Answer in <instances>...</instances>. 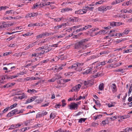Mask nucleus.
<instances>
[{"label": "nucleus", "instance_id": "nucleus-1", "mask_svg": "<svg viewBox=\"0 0 132 132\" xmlns=\"http://www.w3.org/2000/svg\"><path fill=\"white\" fill-rule=\"evenodd\" d=\"M88 40V39H84L77 42L75 44V48L77 49L79 48H81L82 49L84 43L87 41Z\"/></svg>", "mask_w": 132, "mask_h": 132}, {"label": "nucleus", "instance_id": "nucleus-2", "mask_svg": "<svg viewBox=\"0 0 132 132\" xmlns=\"http://www.w3.org/2000/svg\"><path fill=\"white\" fill-rule=\"evenodd\" d=\"M70 109L71 110L77 109L78 107V104L75 103H72L69 105Z\"/></svg>", "mask_w": 132, "mask_h": 132}, {"label": "nucleus", "instance_id": "nucleus-3", "mask_svg": "<svg viewBox=\"0 0 132 132\" xmlns=\"http://www.w3.org/2000/svg\"><path fill=\"white\" fill-rule=\"evenodd\" d=\"M36 98V96H34L31 97L30 98L28 99L27 100L25 104H27L34 101Z\"/></svg>", "mask_w": 132, "mask_h": 132}, {"label": "nucleus", "instance_id": "nucleus-4", "mask_svg": "<svg viewBox=\"0 0 132 132\" xmlns=\"http://www.w3.org/2000/svg\"><path fill=\"white\" fill-rule=\"evenodd\" d=\"M111 89L113 93L116 92L117 91V87L115 84H113L111 86Z\"/></svg>", "mask_w": 132, "mask_h": 132}, {"label": "nucleus", "instance_id": "nucleus-5", "mask_svg": "<svg viewBox=\"0 0 132 132\" xmlns=\"http://www.w3.org/2000/svg\"><path fill=\"white\" fill-rule=\"evenodd\" d=\"M72 9L69 8H65L64 9H63L61 10V11L62 13H64L66 12H68L70 11H71Z\"/></svg>", "mask_w": 132, "mask_h": 132}, {"label": "nucleus", "instance_id": "nucleus-6", "mask_svg": "<svg viewBox=\"0 0 132 132\" xmlns=\"http://www.w3.org/2000/svg\"><path fill=\"white\" fill-rule=\"evenodd\" d=\"M94 8V7H90L88 6H85L83 7V9H85V10L86 11L89 10H92Z\"/></svg>", "mask_w": 132, "mask_h": 132}, {"label": "nucleus", "instance_id": "nucleus-7", "mask_svg": "<svg viewBox=\"0 0 132 132\" xmlns=\"http://www.w3.org/2000/svg\"><path fill=\"white\" fill-rule=\"evenodd\" d=\"M105 8V6H101L98 8V10L100 11H106Z\"/></svg>", "mask_w": 132, "mask_h": 132}, {"label": "nucleus", "instance_id": "nucleus-8", "mask_svg": "<svg viewBox=\"0 0 132 132\" xmlns=\"http://www.w3.org/2000/svg\"><path fill=\"white\" fill-rule=\"evenodd\" d=\"M79 14H83L84 13H85L86 12V11L85 10L83 9L82 10H79Z\"/></svg>", "mask_w": 132, "mask_h": 132}, {"label": "nucleus", "instance_id": "nucleus-9", "mask_svg": "<svg viewBox=\"0 0 132 132\" xmlns=\"http://www.w3.org/2000/svg\"><path fill=\"white\" fill-rule=\"evenodd\" d=\"M104 88V84L103 83H102L100 84L99 86V89L102 90Z\"/></svg>", "mask_w": 132, "mask_h": 132}, {"label": "nucleus", "instance_id": "nucleus-10", "mask_svg": "<svg viewBox=\"0 0 132 132\" xmlns=\"http://www.w3.org/2000/svg\"><path fill=\"white\" fill-rule=\"evenodd\" d=\"M27 92L28 93H29L30 94H32V93H34V92H35V93H36L37 92V91L35 89H28Z\"/></svg>", "mask_w": 132, "mask_h": 132}, {"label": "nucleus", "instance_id": "nucleus-11", "mask_svg": "<svg viewBox=\"0 0 132 132\" xmlns=\"http://www.w3.org/2000/svg\"><path fill=\"white\" fill-rule=\"evenodd\" d=\"M33 34V33L31 32H28L27 33L22 35V36H31V35H32Z\"/></svg>", "mask_w": 132, "mask_h": 132}, {"label": "nucleus", "instance_id": "nucleus-12", "mask_svg": "<svg viewBox=\"0 0 132 132\" xmlns=\"http://www.w3.org/2000/svg\"><path fill=\"white\" fill-rule=\"evenodd\" d=\"M13 113V111H12L7 115V117H10L13 116L14 114Z\"/></svg>", "mask_w": 132, "mask_h": 132}, {"label": "nucleus", "instance_id": "nucleus-13", "mask_svg": "<svg viewBox=\"0 0 132 132\" xmlns=\"http://www.w3.org/2000/svg\"><path fill=\"white\" fill-rule=\"evenodd\" d=\"M36 42H35L33 43L30 44L27 47V48L28 49L30 48H31L35 44V43Z\"/></svg>", "mask_w": 132, "mask_h": 132}, {"label": "nucleus", "instance_id": "nucleus-14", "mask_svg": "<svg viewBox=\"0 0 132 132\" xmlns=\"http://www.w3.org/2000/svg\"><path fill=\"white\" fill-rule=\"evenodd\" d=\"M22 94V96H19L18 98L20 99L21 100H22L25 97H27V96L25 95L24 93H23Z\"/></svg>", "mask_w": 132, "mask_h": 132}, {"label": "nucleus", "instance_id": "nucleus-15", "mask_svg": "<svg viewBox=\"0 0 132 132\" xmlns=\"http://www.w3.org/2000/svg\"><path fill=\"white\" fill-rule=\"evenodd\" d=\"M54 77H55L56 80H57L62 78V77L60 75L57 74H56L55 75V76Z\"/></svg>", "mask_w": 132, "mask_h": 132}, {"label": "nucleus", "instance_id": "nucleus-16", "mask_svg": "<svg viewBox=\"0 0 132 132\" xmlns=\"http://www.w3.org/2000/svg\"><path fill=\"white\" fill-rule=\"evenodd\" d=\"M69 69H75V70L77 69V68L76 67V65L75 64H74L73 65L70 66L68 68Z\"/></svg>", "mask_w": 132, "mask_h": 132}, {"label": "nucleus", "instance_id": "nucleus-17", "mask_svg": "<svg viewBox=\"0 0 132 132\" xmlns=\"http://www.w3.org/2000/svg\"><path fill=\"white\" fill-rule=\"evenodd\" d=\"M120 118L121 119H125L127 118H128L130 117V116L128 115H124L123 116H121L120 117Z\"/></svg>", "mask_w": 132, "mask_h": 132}, {"label": "nucleus", "instance_id": "nucleus-18", "mask_svg": "<svg viewBox=\"0 0 132 132\" xmlns=\"http://www.w3.org/2000/svg\"><path fill=\"white\" fill-rule=\"evenodd\" d=\"M132 91V84H131L130 87L128 92V95L129 96L131 93Z\"/></svg>", "mask_w": 132, "mask_h": 132}, {"label": "nucleus", "instance_id": "nucleus-19", "mask_svg": "<svg viewBox=\"0 0 132 132\" xmlns=\"http://www.w3.org/2000/svg\"><path fill=\"white\" fill-rule=\"evenodd\" d=\"M75 64L76 65V67L77 68L78 67H80L81 66H82L84 64V63H76Z\"/></svg>", "mask_w": 132, "mask_h": 132}, {"label": "nucleus", "instance_id": "nucleus-20", "mask_svg": "<svg viewBox=\"0 0 132 132\" xmlns=\"http://www.w3.org/2000/svg\"><path fill=\"white\" fill-rule=\"evenodd\" d=\"M96 57V56H95V55H93V56H92L89 57V58H88L86 60V61H87L88 60H91V59H95Z\"/></svg>", "mask_w": 132, "mask_h": 132}, {"label": "nucleus", "instance_id": "nucleus-21", "mask_svg": "<svg viewBox=\"0 0 132 132\" xmlns=\"http://www.w3.org/2000/svg\"><path fill=\"white\" fill-rule=\"evenodd\" d=\"M130 31V30L128 28L126 29L123 32L124 34H127Z\"/></svg>", "mask_w": 132, "mask_h": 132}, {"label": "nucleus", "instance_id": "nucleus-22", "mask_svg": "<svg viewBox=\"0 0 132 132\" xmlns=\"http://www.w3.org/2000/svg\"><path fill=\"white\" fill-rule=\"evenodd\" d=\"M22 92L21 91L19 90L17 91L16 92L14 93L15 95H19L21 94Z\"/></svg>", "mask_w": 132, "mask_h": 132}, {"label": "nucleus", "instance_id": "nucleus-23", "mask_svg": "<svg viewBox=\"0 0 132 132\" xmlns=\"http://www.w3.org/2000/svg\"><path fill=\"white\" fill-rule=\"evenodd\" d=\"M92 70V68H90L88 69L86 71V73L87 74H89L91 72Z\"/></svg>", "mask_w": 132, "mask_h": 132}, {"label": "nucleus", "instance_id": "nucleus-24", "mask_svg": "<svg viewBox=\"0 0 132 132\" xmlns=\"http://www.w3.org/2000/svg\"><path fill=\"white\" fill-rule=\"evenodd\" d=\"M44 36V33H43L36 36V37L37 39H38L39 38H42Z\"/></svg>", "mask_w": 132, "mask_h": 132}, {"label": "nucleus", "instance_id": "nucleus-25", "mask_svg": "<svg viewBox=\"0 0 132 132\" xmlns=\"http://www.w3.org/2000/svg\"><path fill=\"white\" fill-rule=\"evenodd\" d=\"M43 116L42 113H38L36 115V118H39L42 117Z\"/></svg>", "mask_w": 132, "mask_h": 132}, {"label": "nucleus", "instance_id": "nucleus-26", "mask_svg": "<svg viewBox=\"0 0 132 132\" xmlns=\"http://www.w3.org/2000/svg\"><path fill=\"white\" fill-rule=\"evenodd\" d=\"M132 52V49H128L124 51L123 53H127L128 52Z\"/></svg>", "mask_w": 132, "mask_h": 132}, {"label": "nucleus", "instance_id": "nucleus-27", "mask_svg": "<svg viewBox=\"0 0 132 132\" xmlns=\"http://www.w3.org/2000/svg\"><path fill=\"white\" fill-rule=\"evenodd\" d=\"M14 126V129L17 128L18 127H20L21 126V125L19 123H18L16 124L13 125Z\"/></svg>", "mask_w": 132, "mask_h": 132}, {"label": "nucleus", "instance_id": "nucleus-28", "mask_svg": "<svg viewBox=\"0 0 132 132\" xmlns=\"http://www.w3.org/2000/svg\"><path fill=\"white\" fill-rule=\"evenodd\" d=\"M55 117V115L54 113H53L52 112L50 116V118H52L54 119Z\"/></svg>", "mask_w": 132, "mask_h": 132}, {"label": "nucleus", "instance_id": "nucleus-29", "mask_svg": "<svg viewBox=\"0 0 132 132\" xmlns=\"http://www.w3.org/2000/svg\"><path fill=\"white\" fill-rule=\"evenodd\" d=\"M31 17H32V13H30L28 14L25 16L27 18Z\"/></svg>", "mask_w": 132, "mask_h": 132}, {"label": "nucleus", "instance_id": "nucleus-30", "mask_svg": "<svg viewBox=\"0 0 132 132\" xmlns=\"http://www.w3.org/2000/svg\"><path fill=\"white\" fill-rule=\"evenodd\" d=\"M86 119V118H81L79 119L78 122H79L81 123L82 121L85 122V121Z\"/></svg>", "mask_w": 132, "mask_h": 132}, {"label": "nucleus", "instance_id": "nucleus-31", "mask_svg": "<svg viewBox=\"0 0 132 132\" xmlns=\"http://www.w3.org/2000/svg\"><path fill=\"white\" fill-rule=\"evenodd\" d=\"M55 80H56L55 77H54L53 78H52L51 79L49 80H48V81L49 82H54Z\"/></svg>", "mask_w": 132, "mask_h": 132}, {"label": "nucleus", "instance_id": "nucleus-32", "mask_svg": "<svg viewBox=\"0 0 132 132\" xmlns=\"http://www.w3.org/2000/svg\"><path fill=\"white\" fill-rule=\"evenodd\" d=\"M110 25L112 27L115 26V22H110Z\"/></svg>", "mask_w": 132, "mask_h": 132}, {"label": "nucleus", "instance_id": "nucleus-33", "mask_svg": "<svg viewBox=\"0 0 132 132\" xmlns=\"http://www.w3.org/2000/svg\"><path fill=\"white\" fill-rule=\"evenodd\" d=\"M31 120H28L26 121L25 123L24 124L26 125V126H27L28 124L31 121Z\"/></svg>", "mask_w": 132, "mask_h": 132}, {"label": "nucleus", "instance_id": "nucleus-34", "mask_svg": "<svg viewBox=\"0 0 132 132\" xmlns=\"http://www.w3.org/2000/svg\"><path fill=\"white\" fill-rule=\"evenodd\" d=\"M44 33L45 36H48L49 35H51L52 34L53 35L54 34H52L51 33H48L47 32Z\"/></svg>", "mask_w": 132, "mask_h": 132}, {"label": "nucleus", "instance_id": "nucleus-35", "mask_svg": "<svg viewBox=\"0 0 132 132\" xmlns=\"http://www.w3.org/2000/svg\"><path fill=\"white\" fill-rule=\"evenodd\" d=\"M42 100L40 98L36 99L35 101L37 103H39L42 102Z\"/></svg>", "mask_w": 132, "mask_h": 132}, {"label": "nucleus", "instance_id": "nucleus-36", "mask_svg": "<svg viewBox=\"0 0 132 132\" xmlns=\"http://www.w3.org/2000/svg\"><path fill=\"white\" fill-rule=\"evenodd\" d=\"M107 118L109 119V118ZM110 119L111 120V121L114 120L115 119H117L116 116H114V117H111L110 118Z\"/></svg>", "mask_w": 132, "mask_h": 132}, {"label": "nucleus", "instance_id": "nucleus-37", "mask_svg": "<svg viewBox=\"0 0 132 132\" xmlns=\"http://www.w3.org/2000/svg\"><path fill=\"white\" fill-rule=\"evenodd\" d=\"M62 106H64L66 105V103H65V101L64 100H63L62 101Z\"/></svg>", "mask_w": 132, "mask_h": 132}, {"label": "nucleus", "instance_id": "nucleus-38", "mask_svg": "<svg viewBox=\"0 0 132 132\" xmlns=\"http://www.w3.org/2000/svg\"><path fill=\"white\" fill-rule=\"evenodd\" d=\"M39 56V55L38 54V53H35L34 54H32L31 56V57H32L34 56H35V57H38Z\"/></svg>", "mask_w": 132, "mask_h": 132}, {"label": "nucleus", "instance_id": "nucleus-39", "mask_svg": "<svg viewBox=\"0 0 132 132\" xmlns=\"http://www.w3.org/2000/svg\"><path fill=\"white\" fill-rule=\"evenodd\" d=\"M21 31H14V32H12V33H10L9 32H6V33L5 34H14V33H15L18 32H20Z\"/></svg>", "mask_w": 132, "mask_h": 132}, {"label": "nucleus", "instance_id": "nucleus-40", "mask_svg": "<svg viewBox=\"0 0 132 132\" xmlns=\"http://www.w3.org/2000/svg\"><path fill=\"white\" fill-rule=\"evenodd\" d=\"M7 7L6 6H4V7L2 6L0 7V11H1L2 10H5Z\"/></svg>", "mask_w": 132, "mask_h": 132}, {"label": "nucleus", "instance_id": "nucleus-41", "mask_svg": "<svg viewBox=\"0 0 132 132\" xmlns=\"http://www.w3.org/2000/svg\"><path fill=\"white\" fill-rule=\"evenodd\" d=\"M39 49H40V50L45 49V50H47V49L46 48V47L45 46H42V47H39Z\"/></svg>", "mask_w": 132, "mask_h": 132}, {"label": "nucleus", "instance_id": "nucleus-42", "mask_svg": "<svg viewBox=\"0 0 132 132\" xmlns=\"http://www.w3.org/2000/svg\"><path fill=\"white\" fill-rule=\"evenodd\" d=\"M105 32V31L104 30H102L98 32H97V34H100L104 33Z\"/></svg>", "mask_w": 132, "mask_h": 132}, {"label": "nucleus", "instance_id": "nucleus-43", "mask_svg": "<svg viewBox=\"0 0 132 132\" xmlns=\"http://www.w3.org/2000/svg\"><path fill=\"white\" fill-rule=\"evenodd\" d=\"M12 111H13V112H14L13 113L14 114H15L16 113L17 114L18 112H19L18 111V110L17 109H15L14 110H12Z\"/></svg>", "mask_w": 132, "mask_h": 132}, {"label": "nucleus", "instance_id": "nucleus-44", "mask_svg": "<svg viewBox=\"0 0 132 132\" xmlns=\"http://www.w3.org/2000/svg\"><path fill=\"white\" fill-rule=\"evenodd\" d=\"M130 130H131V129L130 128H127L125 129V132H128Z\"/></svg>", "mask_w": 132, "mask_h": 132}, {"label": "nucleus", "instance_id": "nucleus-45", "mask_svg": "<svg viewBox=\"0 0 132 132\" xmlns=\"http://www.w3.org/2000/svg\"><path fill=\"white\" fill-rule=\"evenodd\" d=\"M95 103L97 105L99 106H100L101 105V104L100 103V101L98 100L96 101Z\"/></svg>", "mask_w": 132, "mask_h": 132}, {"label": "nucleus", "instance_id": "nucleus-46", "mask_svg": "<svg viewBox=\"0 0 132 132\" xmlns=\"http://www.w3.org/2000/svg\"><path fill=\"white\" fill-rule=\"evenodd\" d=\"M72 89L73 91H78V89L76 86H75L73 87L72 88Z\"/></svg>", "mask_w": 132, "mask_h": 132}, {"label": "nucleus", "instance_id": "nucleus-47", "mask_svg": "<svg viewBox=\"0 0 132 132\" xmlns=\"http://www.w3.org/2000/svg\"><path fill=\"white\" fill-rule=\"evenodd\" d=\"M105 8L106 11L108 10H110L111 9V6H105Z\"/></svg>", "mask_w": 132, "mask_h": 132}, {"label": "nucleus", "instance_id": "nucleus-48", "mask_svg": "<svg viewBox=\"0 0 132 132\" xmlns=\"http://www.w3.org/2000/svg\"><path fill=\"white\" fill-rule=\"evenodd\" d=\"M131 1L130 0H129L128 1L126 2V3H125V4L127 5V6L129 5L130 4H131Z\"/></svg>", "mask_w": 132, "mask_h": 132}, {"label": "nucleus", "instance_id": "nucleus-49", "mask_svg": "<svg viewBox=\"0 0 132 132\" xmlns=\"http://www.w3.org/2000/svg\"><path fill=\"white\" fill-rule=\"evenodd\" d=\"M49 61V60L48 59H46L45 60H43L42 61V63H45Z\"/></svg>", "mask_w": 132, "mask_h": 132}, {"label": "nucleus", "instance_id": "nucleus-50", "mask_svg": "<svg viewBox=\"0 0 132 132\" xmlns=\"http://www.w3.org/2000/svg\"><path fill=\"white\" fill-rule=\"evenodd\" d=\"M69 20L71 22H75V21H76V19H73L71 18H70Z\"/></svg>", "mask_w": 132, "mask_h": 132}, {"label": "nucleus", "instance_id": "nucleus-51", "mask_svg": "<svg viewBox=\"0 0 132 132\" xmlns=\"http://www.w3.org/2000/svg\"><path fill=\"white\" fill-rule=\"evenodd\" d=\"M88 26L87 25L85 26L83 28H82V30H86L87 29H88Z\"/></svg>", "mask_w": 132, "mask_h": 132}, {"label": "nucleus", "instance_id": "nucleus-52", "mask_svg": "<svg viewBox=\"0 0 132 132\" xmlns=\"http://www.w3.org/2000/svg\"><path fill=\"white\" fill-rule=\"evenodd\" d=\"M38 14L37 13H32V17L36 16Z\"/></svg>", "mask_w": 132, "mask_h": 132}, {"label": "nucleus", "instance_id": "nucleus-53", "mask_svg": "<svg viewBox=\"0 0 132 132\" xmlns=\"http://www.w3.org/2000/svg\"><path fill=\"white\" fill-rule=\"evenodd\" d=\"M45 53V51L42 50V52L40 53H38V54L39 55H39H41L42 54H43Z\"/></svg>", "mask_w": 132, "mask_h": 132}, {"label": "nucleus", "instance_id": "nucleus-54", "mask_svg": "<svg viewBox=\"0 0 132 132\" xmlns=\"http://www.w3.org/2000/svg\"><path fill=\"white\" fill-rule=\"evenodd\" d=\"M83 30H82V28H81L80 29H77L76 30V32L77 33L79 31H81Z\"/></svg>", "mask_w": 132, "mask_h": 132}, {"label": "nucleus", "instance_id": "nucleus-55", "mask_svg": "<svg viewBox=\"0 0 132 132\" xmlns=\"http://www.w3.org/2000/svg\"><path fill=\"white\" fill-rule=\"evenodd\" d=\"M10 53H10V52H6V53H4L3 54V55L4 56H5V55H8L10 54Z\"/></svg>", "mask_w": 132, "mask_h": 132}, {"label": "nucleus", "instance_id": "nucleus-56", "mask_svg": "<svg viewBox=\"0 0 132 132\" xmlns=\"http://www.w3.org/2000/svg\"><path fill=\"white\" fill-rule=\"evenodd\" d=\"M82 109L85 110H88V109L86 108V106L84 105H83V106L82 107Z\"/></svg>", "mask_w": 132, "mask_h": 132}, {"label": "nucleus", "instance_id": "nucleus-57", "mask_svg": "<svg viewBox=\"0 0 132 132\" xmlns=\"http://www.w3.org/2000/svg\"><path fill=\"white\" fill-rule=\"evenodd\" d=\"M61 105L60 104H58L56 105L55 106V108H59L61 106Z\"/></svg>", "mask_w": 132, "mask_h": 132}, {"label": "nucleus", "instance_id": "nucleus-58", "mask_svg": "<svg viewBox=\"0 0 132 132\" xmlns=\"http://www.w3.org/2000/svg\"><path fill=\"white\" fill-rule=\"evenodd\" d=\"M105 62V61L101 62L100 63V65H104L106 64Z\"/></svg>", "mask_w": 132, "mask_h": 132}, {"label": "nucleus", "instance_id": "nucleus-59", "mask_svg": "<svg viewBox=\"0 0 132 132\" xmlns=\"http://www.w3.org/2000/svg\"><path fill=\"white\" fill-rule=\"evenodd\" d=\"M27 127H25V128H23L21 129V131H24L27 129Z\"/></svg>", "mask_w": 132, "mask_h": 132}, {"label": "nucleus", "instance_id": "nucleus-60", "mask_svg": "<svg viewBox=\"0 0 132 132\" xmlns=\"http://www.w3.org/2000/svg\"><path fill=\"white\" fill-rule=\"evenodd\" d=\"M113 61V60L111 59H110L107 62L108 63H109L112 62Z\"/></svg>", "mask_w": 132, "mask_h": 132}, {"label": "nucleus", "instance_id": "nucleus-61", "mask_svg": "<svg viewBox=\"0 0 132 132\" xmlns=\"http://www.w3.org/2000/svg\"><path fill=\"white\" fill-rule=\"evenodd\" d=\"M4 77H5V79H10V76H7V75H6L5 76H4Z\"/></svg>", "mask_w": 132, "mask_h": 132}, {"label": "nucleus", "instance_id": "nucleus-62", "mask_svg": "<svg viewBox=\"0 0 132 132\" xmlns=\"http://www.w3.org/2000/svg\"><path fill=\"white\" fill-rule=\"evenodd\" d=\"M117 1H116V0L113 2L112 3H111V5H115V4H117V2H116Z\"/></svg>", "mask_w": 132, "mask_h": 132}, {"label": "nucleus", "instance_id": "nucleus-63", "mask_svg": "<svg viewBox=\"0 0 132 132\" xmlns=\"http://www.w3.org/2000/svg\"><path fill=\"white\" fill-rule=\"evenodd\" d=\"M107 54V52L105 51H104L101 52L100 53V54L101 55L104 54Z\"/></svg>", "mask_w": 132, "mask_h": 132}, {"label": "nucleus", "instance_id": "nucleus-64", "mask_svg": "<svg viewBox=\"0 0 132 132\" xmlns=\"http://www.w3.org/2000/svg\"><path fill=\"white\" fill-rule=\"evenodd\" d=\"M129 102H130L132 101V96L131 97H129L128 99Z\"/></svg>", "mask_w": 132, "mask_h": 132}]
</instances>
